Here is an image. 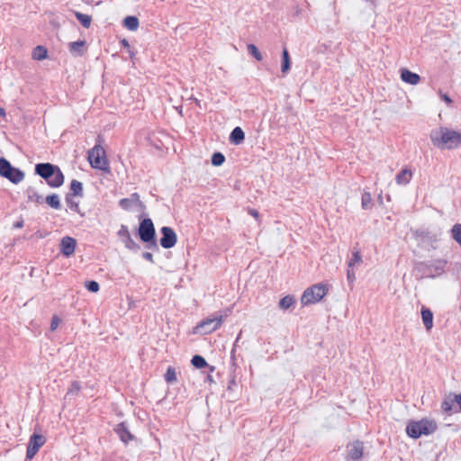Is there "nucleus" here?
Returning <instances> with one entry per match:
<instances>
[{
    "mask_svg": "<svg viewBox=\"0 0 461 461\" xmlns=\"http://www.w3.org/2000/svg\"><path fill=\"white\" fill-rule=\"evenodd\" d=\"M417 272L420 274V277H427V276H428V277H430V276H429V270H428L427 268H421V270H420V271H417Z\"/></svg>",
    "mask_w": 461,
    "mask_h": 461,
    "instance_id": "nucleus-51",
    "label": "nucleus"
},
{
    "mask_svg": "<svg viewBox=\"0 0 461 461\" xmlns=\"http://www.w3.org/2000/svg\"><path fill=\"white\" fill-rule=\"evenodd\" d=\"M429 139L433 146L439 149H456L461 147V132L447 127L431 130Z\"/></svg>",
    "mask_w": 461,
    "mask_h": 461,
    "instance_id": "nucleus-1",
    "label": "nucleus"
},
{
    "mask_svg": "<svg viewBox=\"0 0 461 461\" xmlns=\"http://www.w3.org/2000/svg\"><path fill=\"white\" fill-rule=\"evenodd\" d=\"M412 177V172L409 168L402 169L395 177V181L399 185H406L410 183Z\"/></svg>",
    "mask_w": 461,
    "mask_h": 461,
    "instance_id": "nucleus-17",
    "label": "nucleus"
},
{
    "mask_svg": "<svg viewBox=\"0 0 461 461\" xmlns=\"http://www.w3.org/2000/svg\"><path fill=\"white\" fill-rule=\"evenodd\" d=\"M29 200L32 202H34L36 203H41L43 201V198L41 195H40L36 192H33L32 194L29 195Z\"/></svg>",
    "mask_w": 461,
    "mask_h": 461,
    "instance_id": "nucleus-45",
    "label": "nucleus"
},
{
    "mask_svg": "<svg viewBox=\"0 0 461 461\" xmlns=\"http://www.w3.org/2000/svg\"><path fill=\"white\" fill-rule=\"evenodd\" d=\"M14 167H12L11 163L5 159V158H0V176L3 177L9 176L11 170Z\"/></svg>",
    "mask_w": 461,
    "mask_h": 461,
    "instance_id": "nucleus-24",
    "label": "nucleus"
},
{
    "mask_svg": "<svg viewBox=\"0 0 461 461\" xmlns=\"http://www.w3.org/2000/svg\"><path fill=\"white\" fill-rule=\"evenodd\" d=\"M119 205L122 209L128 211L135 206H141L142 203L140 200V195L137 193H133L129 197L121 199Z\"/></svg>",
    "mask_w": 461,
    "mask_h": 461,
    "instance_id": "nucleus-14",
    "label": "nucleus"
},
{
    "mask_svg": "<svg viewBox=\"0 0 461 461\" xmlns=\"http://www.w3.org/2000/svg\"><path fill=\"white\" fill-rule=\"evenodd\" d=\"M75 15H76L77 21L83 25V27H85L86 29L90 27L91 21H92V18L90 15L85 14H82L79 12H77Z\"/></svg>",
    "mask_w": 461,
    "mask_h": 461,
    "instance_id": "nucleus-32",
    "label": "nucleus"
},
{
    "mask_svg": "<svg viewBox=\"0 0 461 461\" xmlns=\"http://www.w3.org/2000/svg\"><path fill=\"white\" fill-rule=\"evenodd\" d=\"M248 212L249 215L254 217L256 220H259V212L256 209L249 208Z\"/></svg>",
    "mask_w": 461,
    "mask_h": 461,
    "instance_id": "nucleus-47",
    "label": "nucleus"
},
{
    "mask_svg": "<svg viewBox=\"0 0 461 461\" xmlns=\"http://www.w3.org/2000/svg\"><path fill=\"white\" fill-rule=\"evenodd\" d=\"M241 334H242V331L240 330V331L239 332L238 336H237V339H236L235 342H234L233 348H232V350H231V354H233V353H234V351H235V348H236V346H237V344H238L239 340H240Z\"/></svg>",
    "mask_w": 461,
    "mask_h": 461,
    "instance_id": "nucleus-52",
    "label": "nucleus"
},
{
    "mask_svg": "<svg viewBox=\"0 0 461 461\" xmlns=\"http://www.w3.org/2000/svg\"><path fill=\"white\" fill-rule=\"evenodd\" d=\"M225 161V157L221 152H215L212 156V164L215 167L221 166Z\"/></svg>",
    "mask_w": 461,
    "mask_h": 461,
    "instance_id": "nucleus-38",
    "label": "nucleus"
},
{
    "mask_svg": "<svg viewBox=\"0 0 461 461\" xmlns=\"http://www.w3.org/2000/svg\"><path fill=\"white\" fill-rule=\"evenodd\" d=\"M142 257H143L144 259H146V260H148V261H149L151 263L154 262L153 261V255L150 252H144L142 254Z\"/></svg>",
    "mask_w": 461,
    "mask_h": 461,
    "instance_id": "nucleus-49",
    "label": "nucleus"
},
{
    "mask_svg": "<svg viewBox=\"0 0 461 461\" xmlns=\"http://www.w3.org/2000/svg\"><path fill=\"white\" fill-rule=\"evenodd\" d=\"M245 133L240 127H235L230 135V142L235 145H239L244 141Z\"/></svg>",
    "mask_w": 461,
    "mask_h": 461,
    "instance_id": "nucleus-19",
    "label": "nucleus"
},
{
    "mask_svg": "<svg viewBox=\"0 0 461 461\" xmlns=\"http://www.w3.org/2000/svg\"><path fill=\"white\" fill-rule=\"evenodd\" d=\"M66 203L70 210L79 212V204L77 202L74 201V199L71 197L70 194H68L66 196Z\"/></svg>",
    "mask_w": 461,
    "mask_h": 461,
    "instance_id": "nucleus-39",
    "label": "nucleus"
},
{
    "mask_svg": "<svg viewBox=\"0 0 461 461\" xmlns=\"http://www.w3.org/2000/svg\"><path fill=\"white\" fill-rule=\"evenodd\" d=\"M192 365L195 366L196 368H202L207 366V362L202 356L195 355L193 357Z\"/></svg>",
    "mask_w": 461,
    "mask_h": 461,
    "instance_id": "nucleus-37",
    "label": "nucleus"
},
{
    "mask_svg": "<svg viewBox=\"0 0 461 461\" xmlns=\"http://www.w3.org/2000/svg\"><path fill=\"white\" fill-rule=\"evenodd\" d=\"M328 293V287L323 284H316L307 288L302 297L301 303L303 305L313 304L320 302Z\"/></svg>",
    "mask_w": 461,
    "mask_h": 461,
    "instance_id": "nucleus-4",
    "label": "nucleus"
},
{
    "mask_svg": "<svg viewBox=\"0 0 461 461\" xmlns=\"http://www.w3.org/2000/svg\"><path fill=\"white\" fill-rule=\"evenodd\" d=\"M361 206L364 210L370 209L372 207V196L367 191H364L361 198Z\"/></svg>",
    "mask_w": 461,
    "mask_h": 461,
    "instance_id": "nucleus-33",
    "label": "nucleus"
},
{
    "mask_svg": "<svg viewBox=\"0 0 461 461\" xmlns=\"http://www.w3.org/2000/svg\"><path fill=\"white\" fill-rule=\"evenodd\" d=\"M413 237L419 241V242H425V241H431L432 237L429 235V233L424 230H415L413 231Z\"/></svg>",
    "mask_w": 461,
    "mask_h": 461,
    "instance_id": "nucleus-28",
    "label": "nucleus"
},
{
    "mask_svg": "<svg viewBox=\"0 0 461 461\" xmlns=\"http://www.w3.org/2000/svg\"><path fill=\"white\" fill-rule=\"evenodd\" d=\"M86 288L92 293H97L100 286L96 281H88L86 283Z\"/></svg>",
    "mask_w": 461,
    "mask_h": 461,
    "instance_id": "nucleus-42",
    "label": "nucleus"
},
{
    "mask_svg": "<svg viewBox=\"0 0 461 461\" xmlns=\"http://www.w3.org/2000/svg\"><path fill=\"white\" fill-rule=\"evenodd\" d=\"M162 238L160 239V246L164 249L173 248L177 240L176 234L170 227L164 226L161 228Z\"/></svg>",
    "mask_w": 461,
    "mask_h": 461,
    "instance_id": "nucleus-10",
    "label": "nucleus"
},
{
    "mask_svg": "<svg viewBox=\"0 0 461 461\" xmlns=\"http://www.w3.org/2000/svg\"><path fill=\"white\" fill-rule=\"evenodd\" d=\"M57 167L58 166L50 163H39L35 167V173L47 181L51 178Z\"/></svg>",
    "mask_w": 461,
    "mask_h": 461,
    "instance_id": "nucleus-13",
    "label": "nucleus"
},
{
    "mask_svg": "<svg viewBox=\"0 0 461 461\" xmlns=\"http://www.w3.org/2000/svg\"><path fill=\"white\" fill-rule=\"evenodd\" d=\"M295 303L294 297L292 295H286L279 301V307L282 310H287L293 306Z\"/></svg>",
    "mask_w": 461,
    "mask_h": 461,
    "instance_id": "nucleus-31",
    "label": "nucleus"
},
{
    "mask_svg": "<svg viewBox=\"0 0 461 461\" xmlns=\"http://www.w3.org/2000/svg\"><path fill=\"white\" fill-rule=\"evenodd\" d=\"M23 226V221H17L14 223L15 228H22Z\"/></svg>",
    "mask_w": 461,
    "mask_h": 461,
    "instance_id": "nucleus-53",
    "label": "nucleus"
},
{
    "mask_svg": "<svg viewBox=\"0 0 461 461\" xmlns=\"http://www.w3.org/2000/svg\"><path fill=\"white\" fill-rule=\"evenodd\" d=\"M440 97H441V99L444 102H446L447 104V105H451L452 104L453 101H452V99L447 94H442L440 92Z\"/></svg>",
    "mask_w": 461,
    "mask_h": 461,
    "instance_id": "nucleus-48",
    "label": "nucleus"
},
{
    "mask_svg": "<svg viewBox=\"0 0 461 461\" xmlns=\"http://www.w3.org/2000/svg\"><path fill=\"white\" fill-rule=\"evenodd\" d=\"M59 322H60L59 318L58 316H56V315L53 316L52 320H51V323H50V330L52 331L55 330L58 328Z\"/></svg>",
    "mask_w": 461,
    "mask_h": 461,
    "instance_id": "nucleus-46",
    "label": "nucleus"
},
{
    "mask_svg": "<svg viewBox=\"0 0 461 461\" xmlns=\"http://www.w3.org/2000/svg\"><path fill=\"white\" fill-rule=\"evenodd\" d=\"M70 194H73L75 196H83V185L81 182L73 179L70 183Z\"/></svg>",
    "mask_w": 461,
    "mask_h": 461,
    "instance_id": "nucleus-27",
    "label": "nucleus"
},
{
    "mask_svg": "<svg viewBox=\"0 0 461 461\" xmlns=\"http://www.w3.org/2000/svg\"><path fill=\"white\" fill-rule=\"evenodd\" d=\"M5 178H7L9 181H11L14 184H18L22 182L24 178V173L20 170L19 168L13 167L11 170L10 176H5Z\"/></svg>",
    "mask_w": 461,
    "mask_h": 461,
    "instance_id": "nucleus-23",
    "label": "nucleus"
},
{
    "mask_svg": "<svg viewBox=\"0 0 461 461\" xmlns=\"http://www.w3.org/2000/svg\"><path fill=\"white\" fill-rule=\"evenodd\" d=\"M118 237L124 243L125 247L132 251H138L140 249V246L135 242V240L131 238V233L126 225H122L120 230L117 232Z\"/></svg>",
    "mask_w": 461,
    "mask_h": 461,
    "instance_id": "nucleus-11",
    "label": "nucleus"
},
{
    "mask_svg": "<svg viewBox=\"0 0 461 461\" xmlns=\"http://www.w3.org/2000/svg\"><path fill=\"white\" fill-rule=\"evenodd\" d=\"M115 432L117 433L121 440L123 441L124 443H127L131 439H132V435L131 434L127 426L123 422L120 423L116 427Z\"/></svg>",
    "mask_w": 461,
    "mask_h": 461,
    "instance_id": "nucleus-20",
    "label": "nucleus"
},
{
    "mask_svg": "<svg viewBox=\"0 0 461 461\" xmlns=\"http://www.w3.org/2000/svg\"><path fill=\"white\" fill-rule=\"evenodd\" d=\"M77 240L69 236L63 237L60 241V252L68 258L75 253Z\"/></svg>",
    "mask_w": 461,
    "mask_h": 461,
    "instance_id": "nucleus-12",
    "label": "nucleus"
},
{
    "mask_svg": "<svg viewBox=\"0 0 461 461\" xmlns=\"http://www.w3.org/2000/svg\"><path fill=\"white\" fill-rule=\"evenodd\" d=\"M454 401H456V404L458 405L459 410L461 411V393L454 394Z\"/></svg>",
    "mask_w": 461,
    "mask_h": 461,
    "instance_id": "nucleus-50",
    "label": "nucleus"
},
{
    "mask_svg": "<svg viewBox=\"0 0 461 461\" xmlns=\"http://www.w3.org/2000/svg\"><path fill=\"white\" fill-rule=\"evenodd\" d=\"M446 265L447 261L443 259H435L428 263H418L415 267V270L420 271L421 268H427L429 270V276L430 277H435L437 276H439L444 271Z\"/></svg>",
    "mask_w": 461,
    "mask_h": 461,
    "instance_id": "nucleus-7",
    "label": "nucleus"
},
{
    "mask_svg": "<svg viewBox=\"0 0 461 461\" xmlns=\"http://www.w3.org/2000/svg\"><path fill=\"white\" fill-rule=\"evenodd\" d=\"M364 443L359 440L348 443L346 447V460L359 461L364 456Z\"/></svg>",
    "mask_w": 461,
    "mask_h": 461,
    "instance_id": "nucleus-8",
    "label": "nucleus"
},
{
    "mask_svg": "<svg viewBox=\"0 0 461 461\" xmlns=\"http://www.w3.org/2000/svg\"><path fill=\"white\" fill-rule=\"evenodd\" d=\"M420 313L425 329L429 331L433 327V313L429 308L424 306L421 308Z\"/></svg>",
    "mask_w": 461,
    "mask_h": 461,
    "instance_id": "nucleus-18",
    "label": "nucleus"
},
{
    "mask_svg": "<svg viewBox=\"0 0 461 461\" xmlns=\"http://www.w3.org/2000/svg\"><path fill=\"white\" fill-rule=\"evenodd\" d=\"M291 67V61L288 50L286 48H284L283 53H282V65H281V71L284 74H286L290 70Z\"/></svg>",
    "mask_w": 461,
    "mask_h": 461,
    "instance_id": "nucleus-25",
    "label": "nucleus"
},
{
    "mask_svg": "<svg viewBox=\"0 0 461 461\" xmlns=\"http://www.w3.org/2000/svg\"><path fill=\"white\" fill-rule=\"evenodd\" d=\"M80 389H81V386H80L79 383L77 381H74L70 384V386L68 390L67 395L68 396V395H77L79 393Z\"/></svg>",
    "mask_w": 461,
    "mask_h": 461,
    "instance_id": "nucleus-41",
    "label": "nucleus"
},
{
    "mask_svg": "<svg viewBox=\"0 0 461 461\" xmlns=\"http://www.w3.org/2000/svg\"><path fill=\"white\" fill-rule=\"evenodd\" d=\"M47 183L50 187L54 188L59 187L60 185H63L64 175L59 167L55 169L54 174L51 176V178H49V180H47Z\"/></svg>",
    "mask_w": 461,
    "mask_h": 461,
    "instance_id": "nucleus-16",
    "label": "nucleus"
},
{
    "mask_svg": "<svg viewBox=\"0 0 461 461\" xmlns=\"http://www.w3.org/2000/svg\"><path fill=\"white\" fill-rule=\"evenodd\" d=\"M438 426L435 420L422 419L418 421H411L406 427V433L412 438H418L422 435H429L436 431Z\"/></svg>",
    "mask_w": 461,
    "mask_h": 461,
    "instance_id": "nucleus-2",
    "label": "nucleus"
},
{
    "mask_svg": "<svg viewBox=\"0 0 461 461\" xmlns=\"http://www.w3.org/2000/svg\"><path fill=\"white\" fill-rule=\"evenodd\" d=\"M46 203L53 209L59 210L61 207L60 200L58 194H53L46 197Z\"/></svg>",
    "mask_w": 461,
    "mask_h": 461,
    "instance_id": "nucleus-30",
    "label": "nucleus"
},
{
    "mask_svg": "<svg viewBox=\"0 0 461 461\" xmlns=\"http://www.w3.org/2000/svg\"><path fill=\"white\" fill-rule=\"evenodd\" d=\"M363 263L362 256L359 250H353L352 256L348 262V268L358 267Z\"/></svg>",
    "mask_w": 461,
    "mask_h": 461,
    "instance_id": "nucleus-22",
    "label": "nucleus"
},
{
    "mask_svg": "<svg viewBox=\"0 0 461 461\" xmlns=\"http://www.w3.org/2000/svg\"><path fill=\"white\" fill-rule=\"evenodd\" d=\"M452 238L460 245L461 247V224L456 223L453 226L451 230Z\"/></svg>",
    "mask_w": 461,
    "mask_h": 461,
    "instance_id": "nucleus-36",
    "label": "nucleus"
},
{
    "mask_svg": "<svg viewBox=\"0 0 461 461\" xmlns=\"http://www.w3.org/2000/svg\"><path fill=\"white\" fill-rule=\"evenodd\" d=\"M139 235L143 242L148 243V248H157L155 240V228L152 221L149 218L144 219L139 227Z\"/></svg>",
    "mask_w": 461,
    "mask_h": 461,
    "instance_id": "nucleus-5",
    "label": "nucleus"
},
{
    "mask_svg": "<svg viewBox=\"0 0 461 461\" xmlns=\"http://www.w3.org/2000/svg\"><path fill=\"white\" fill-rule=\"evenodd\" d=\"M47 49L42 46H37L32 50V59L35 60H42L47 58Z\"/></svg>",
    "mask_w": 461,
    "mask_h": 461,
    "instance_id": "nucleus-29",
    "label": "nucleus"
},
{
    "mask_svg": "<svg viewBox=\"0 0 461 461\" xmlns=\"http://www.w3.org/2000/svg\"><path fill=\"white\" fill-rule=\"evenodd\" d=\"M456 401H454V394L447 395L441 403L442 411L447 414H451L454 411Z\"/></svg>",
    "mask_w": 461,
    "mask_h": 461,
    "instance_id": "nucleus-21",
    "label": "nucleus"
},
{
    "mask_svg": "<svg viewBox=\"0 0 461 461\" xmlns=\"http://www.w3.org/2000/svg\"><path fill=\"white\" fill-rule=\"evenodd\" d=\"M88 161L93 168L99 169L104 173H110V166L105 156V150L100 143L95 144L88 151Z\"/></svg>",
    "mask_w": 461,
    "mask_h": 461,
    "instance_id": "nucleus-3",
    "label": "nucleus"
},
{
    "mask_svg": "<svg viewBox=\"0 0 461 461\" xmlns=\"http://www.w3.org/2000/svg\"><path fill=\"white\" fill-rule=\"evenodd\" d=\"M46 438L41 434H32L29 439L26 451V458L32 459L38 453L39 449L45 444Z\"/></svg>",
    "mask_w": 461,
    "mask_h": 461,
    "instance_id": "nucleus-9",
    "label": "nucleus"
},
{
    "mask_svg": "<svg viewBox=\"0 0 461 461\" xmlns=\"http://www.w3.org/2000/svg\"><path fill=\"white\" fill-rule=\"evenodd\" d=\"M0 115H1V116H5V109H4V108H1V107H0Z\"/></svg>",
    "mask_w": 461,
    "mask_h": 461,
    "instance_id": "nucleus-54",
    "label": "nucleus"
},
{
    "mask_svg": "<svg viewBox=\"0 0 461 461\" xmlns=\"http://www.w3.org/2000/svg\"><path fill=\"white\" fill-rule=\"evenodd\" d=\"M123 25L130 31H136L139 28V19L136 16H127L123 20Z\"/></svg>",
    "mask_w": 461,
    "mask_h": 461,
    "instance_id": "nucleus-26",
    "label": "nucleus"
},
{
    "mask_svg": "<svg viewBox=\"0 0 461 461\" xmlns=\"http://www.w3.org/2000/svg\"><path fill=\"white\" fill-rule=\"evenodd\" d=\"M248 51L250 55H252L257 60L261 61L263 57L258 49L254 44L248 45Z\"/></svg>",
    "mask_w": 461,
    "mask_h": 461,
    "instance_id": "nucleus-40",
    "label": "nucleus"
},
{
    "mask_svg": "<svg viewBox=\"0 0 461 461\" xmlns=\"http://www.w3.org/2000/svg\"><path fill=\"white\" fill-rule=\"evenodd\" d=\"M221 318L218 317L215 313L201 321L196 325L195 330L203 334H210L217 330L221 326Z\"/></svg>",
    "mask_w": 461,
    "mask_h": 461,
    "instance_id": "nucleus-6",
    "label": "nucleus"
},
{
    "mask_svg": "<svg viewBox=\"0 0 461 461\" xmlns=\"http://www.w3.org/2000/svg\"><path fill=\"white\" fill-rule=\"evenodd\" d=\"M347 279L349 284H353L356 281V274L354 268H348L347 271Z\"/></svg>",
    "mask_w": 461,
    "mask_h": 461,
    "instance_id": "nucleus-44",
    "label": "nucleus"
},
{
    "mask_svg": "<svg viewBox=\"0 0 461 461\" xmlns=\"http://www.w3.org/2000/svg\"><path fill=\"white\" fill-rule=\"evenodd\" d=\"M85 43H86L85 41H77L70 42L69 43V50L71 52H76V53L81 55L82 48L84 47Z\"/></svg>",
    "mask_w": 461,
    "mask_h": 461,
    "instance_id": "nucleus-35",
    "label": "nucleus"
},
{
    "mask_svg": "<svg viewBox=\"0 0 461 461\" xmlns=\"http://www.w3.org/2000/svg\"><path fill=\"white\" fill-rule=\"evenodd\" d=\"M401 79L411 86H416L420 82V77L407 68L401 69Z\"/></svg>",
    "mask_w": 461,
    "mask_h": 461,
    "instance_id": "nucleus-15",
    "label": "nucleus"
},
{
    "mask_svg": "<svg viewBox=\"0 0 461 461\" xmlns=\"http://www.w3.org/2000/svg\"><path fill=\"white\" fill-rule=\"evenodd\" d=\"M165 380L168 384H174L177 381L176 371L174 367L169 366L165 374Z\"/></svg>",
    "mask_w": 461,
    "mask_h": 461,
    "instance_id": "nucleus-34",
    "label": "nucleus"
},
{
    "mask_svg": "<svg viewBox=\"0 0 461 461\" xmlns=\"http://www.w3.org/2000/svg\"><path fill=\"white\" fill-rule=\"evenodd\" d=\"M232 312V306L231 307H228V308H225L224 310H222L221 312V313H216L218 317H221V322L224 321V320L230 316Z\"/></svg>",
    "mask_w": 461,
    "mask_h": 461,
    "instance_id": "nucleus-43",
    "label": "nucleus"
}]
</instances>
